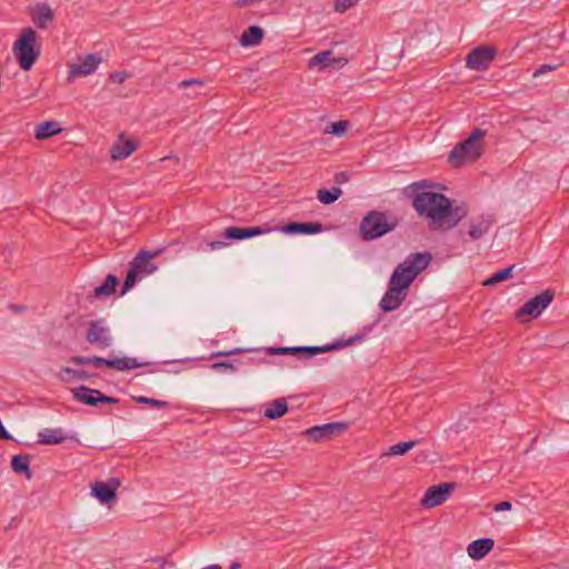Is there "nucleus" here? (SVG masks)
Wrapping results in <instances>:
<instances>
[{
  "instance_id": "nucleus-43",
  "label": "nucleus",
  "mask_w": 569,
  "mask_h": 569,
  "mask_svg": "<svg viewBox=\"0 0 569 569\" xmlns=\"http://www.w3.org/2000/svg\"><path fill=\"white\" fill-rule=\"evenodd\" d=\"M512 507L511 502L510 501H501L499 503H497L495 507H493V510L495 511H507V510H510Z\"/></svg>"
},
{
  "instance_id": "nucleus-24",
  "label": "nucleus",
  "mask_w": 569,
  "mask_h": 569,
  "mask_svg": "<svg viewBox=\"0 0 569 569\" xmlns=\"http://www.w3.org/2000/svg\"><path fill=\"white\" fill-rule=\"evenodd\" d=\"M137 148L133 140H119L114 142L110 149L111 158L113 160H122L128 158Z\"/></svg>"
},
{
  "instance_id": "nucleus-14",
  "label": "nucleus",
  "mask_w": 569,
  "mask_h": 569,
  "mask_svg": "<svg viewBox=\"0 0 569 569\" xmlns=\"http://www.w3.org/2000/svg\"><path fill=\"white\" fill-rule=\"evenodd\" d=\"M348 425L345 422H330L315 426L306 430V435L316 442L330 439L347 430Z\"/></svg>"
},
{
  "instance_id": "nucleus-9",
  "label": "nucleus",
  "mask_w": 569,
  "mask_h": 569,
  "mask_svg": "<svg viewBox=\"0 0 569 569\" xmlns=\"http://www.w3.org/2000/svg\"><path fill=\"white\" fill-rule=\"evenodd\" d=\"M86 340L98 349H108L113 345V337L104 319L92 320L88 323Z\"/></svg>"
},
{
  "instance_id": "nucleus-34",
  "label": "nucleus",
  "mask_w": 569,
  "mask_h": 569,
  "mask_svg": "<svg viewBox=\"0 0 569 569\" xmlns=\"http://www.w3.org/2000/svg\"><path fill=\"white\" fill-rule=\"evenodd\" d=\"M331 56L332 52L329 50L319 52L309 60L308 66L309 68L327 67L331 63V61H333V59H331Z\"/></svg>"
},
{
  "instance_id": "nucleus-17",
  "label": "nucleus",
  "mask_w": 569,
  "mask_h": 569,
  "mask_svg": "<svg viewBox=\"0 0 569 569\" xmlns=\"http://www.w3.org/2000/svg\"><path fill=\"white\" fill-rule=\"evenodd\" d=\"M495 219L491 214H481L473 218L469 224V236L472 240H478L487 234L492 227Z\"/></svg>"
},
{
  "instance_id": "nucleus-33",
  "label": "nucleus",
  "mask_w": 569,
  "mask_h": 569,
  "mask_svg": "<svg viewBox=\"0 0 569 569\" xmlns=\"http://www.w3.org/2000/svg\"><path fill=\"white\" fill-rule=\"evenodd\" d=\"M515 266H510L508 268L501 269L492 274L489 279H487L483 284L485 286H495L501 281H505L512 277Z\"/></svg>"
},
{
  "instance_id": "nucleus-42",
  "label": "nucleus",
  "mask_w": 569,
  "mask_h": 569,
  "mask_svg": "<svg viewBox=\"0 0 569 569\" xmlns=\"http://www.w3.org/2000/svg\"><path fill=\"white\" fill-rule=\"evenodd\" d=\"M409 188L412 189L413 191H418L423 188H432V183L428 180H420L411 183Z\"/></svg>"
},
{
  "instance_id": "nucleus-41",
  "label": "nucleus",
  "mask_w": 569,
  "mask_h": 569,
  "mask_svg": "<svg viewBox=\"0 0 569 569\" xmlns=\"http://www.w3.org/2000/svg\"><path fill=\"white\" fill-rule=\"evenodd\" d=\"M128 74L121 71L111 72L109 78L112 82L122 83L127 79Z\"/></svg>"
},
{
  "instance_id": "nucleus-3",
  "label": "nucleus",
  "mask_w": 569,
  "mask_h": 569,
  "mask_svg": "<svg viewBox=\"0 0 569 569\" xmlns=\"http://www.w3.org/2000/svg\"><path fill=\"white\" fill-rule=\"evenodd\" d=\"M486 133V130L475 128L467 139L455 146L449 153V161L458 167L465 161L479 159L485 150L483 138Z\"/></svg>"
},
{
  "instance_id": "nucleus-1",
  "label": "nucleus",
  "mask_w": 569,
  "mask_h": 569,
  "mask_svg": "<svg viewBox=\"0 0 569 569\" xmlns=\"http://www.w3.org/2000/svg\"><path fill=\"white\" fill-rule=\"evenodd\" d=\"M412 207L419 217L428 220L430 229L440 230L446 223V213L449 209V198L442 193L423 191L417 193Z\"/></svg>"
},
{
  "instance_id": "nucleus-15",
  "label": "nucleus",
  "mask_w": 569,
  "mask_h": 569,
  "mask_svg": "<svg viewBox=\"0 0 569 569\" xmlns=\"http://www.w3.org/2000/svg\"><path fill=\"white\" fill-rule=\"evenodd\" d=\"M120 481L116 478H111L108 482L98 481L91 487V493L101 503H109L116 499V492Z\"/></svg>"
},
{
  "instance_id": "nucleus-35",
  "label": "nucleus",
  "mask_w": 569,
  "mask_h": 569,
  "mask_svg": "<svg viewBox=\"0 0 569 569\" xmlns=\"http://www.w3.org/2000/svg\"><path fill=\"white\" fill-rule=\"evenodd\" d=\"M63 373H67L69 376H71L72 378L74 379H78V380H87L89 378H91L93 375H90L89 372H87L86 370H82V369H72V368H69V367H64L61 369V372L59 373V377L61 378V380H64L67 381L68 379H66L63 377Z\"/></svg>"
},
{
  "instance_id": "nucleus-8",
  "label": "nucleus",
  "mask_w": 569,
  "mask_h": 569,
  "mask_svg": "<svg viewBox=\"0 0 569 569\" xmlns=\"http://www.w3.org/2000/svg\"><path fill=\"white\" fill-rule=\"evenodd\" d=\"M74 365H92L96 368H101L106 366L108 368L114 369L117 371H126L130 369H136L142 367L144 363L139 362L136 358L131 357H122L114 359H104L98 356L84 357V356H74L69 360Z\"/></svg>"
},
{
  "instance_id": "nucleus-12",
  "label": "nucleus",
  "mask_w": 569,
  "mask_h": 569,
  "mask_svg": "<svg viewBox=\"0 0 569 569\" xmlns=\"http://www.w3.org/2000/svg\"><path fill=\"white\" fill-rule=\"evenodd\" d=\"M456 482H442L437 486H431L425 493L421 505L425 508H435L446 502L452 491L456 489Z\"/></svg>"
},
{
  "instance_id": "nucleus-46",
  "label": "nucleus",
  "mask_w": 569,
  "mask_h": 569,
  "mask_svg": "<svg viewBox=\"0 0 569 569\" xmlns=\"http://www.w3.org/2000/svg\"><path fill=\"white\" fill-rule=\"evenodd\" d=\"M242 352V349H233V350H230V351H219V352H214L212 353V358L213 357H226V356H231V355H237V353H240Z\"/></svg>"
},
{
  "instance_id": "nucleus-37",
  "label": "nucleus",
  "mask_w": 569,
  "mask_h": 569,
  "mask_svg": "<svg viewBox=\"0 0 569 569\" xmlns=\"http://www.w3.org/2000/svg\"><path fill=\"white\" fill-rule=\"evenodd\" d=\"M133 400L138 403L149 405L151 407L159 408V409L168 408L170 406L169 402H167V401L157 400V399L148 398V397H143V396L133 397Z\"/></svg>"
},
{
  "instance_id": "nucleus-11",
  "label": "nucleus",
  "mask_w": 569,
  "mask_h": 569,
  "mask_svg": "<svg viewBox=\"0 0 569 569\" xmlns=\"http://www.w3.org/2000/svg\"><path fill=\"white\" fill-rule=\"evenodd\" d=\"M73 399L80 403L98 407L101 403H118L119 399L106 396L97 389H91L86 386H80L72 389Z\"/></svg>"
},
{
  "instance_id": "nucleus-30",
  "label": "nucleus",
  "mask_w": 569,
  "mask_h": 569,
  "mask_svg": "<svg viewBox=\"0 0 569 569\" xmlns=\"http://www.w3.org/2000/svg\"><path fill=\"white\" fill-rule=\"evenodd\" d=\"M118 286V278L114 274H108L104 283L94 288V297H109L116 291Z\"/></svg>"
},
{
  "instance_id": "nucleus-32",
  "label": "nucleus",
  "mask_w": 569,
  "mask_h": 569,
  "mask_svg": "<svg viewBox=\"0 0 569 569\" xmlns=\"http://www.w3.org/2000/svg\"><path fill=\"white\" fill-rule=\"evenodd\" d=\"M342 194V190L338 187H333L332 189H320L318 191V199L323 204L333 203Z\"/></svg>"
},
{
  "instance_id": "nucleus-23",
  "label": "nucleus",
  "mask_w": 569,
  "mask_h": 569,
  "mask_svg": "<svg viewBox=\"0 0 569 569\" xmlns=\"http://www.w3.org/2000/svg\"><path fill=\"white\" fill-rule=\"evenodd\" d=\"M323 229L321 223L318 222H291L286 224L282 228L284 233H303V234H315L321 232Z\"/></svg>"
},
{
  "instance_id": "nucleus-10",
  "label": "nucleus",
  "mask_w": 569,
  "mask_h": 569,
  "mask_svg": "<svg viewBox=\"0 0 569 569\" xmlns=\"http://www.w3.org/2000/svg\"><path fill=\"white\" fill-rule=\"evenodd\" d=\"M555 293L552 290L547 289L528 300L517 312L516 317L521 319L523 316H531L537 318L541 312L552 302Z\"/></svg>"
},
{
  "instance_id": "nucleus-47",
  "label": "nucleus",
  "mask_w": 569,
  "mask_h": 569,
  "mask_svg": "<svg viewBox=\"0 0 569 569\" xmlns=\"http://www.w3.org/2000/svg\"><path fill=\"white\" fill-rule=\"evenodd\" d=\"M349 179L347 172H338L335 177L337 183H343Z\"/></svg>"
},
{
  "instance_id": "nucleus-7",
  "label": "nucleus",
  "mask_w": 569,
  "mask_h": 569,
  "mask_svg": "<svg viewBox=\"0 0 569 569\" xmlns=\"http://www.w3.org/2000/svg\"><path fill=\"white\" fill-rule=\"evenodd\" d=\"M363 338L362 336L356 335L348 340H340L336 341L330 345H325L321 347H278V348H269L268 353L269 355H292L297 356L299 358H311L316 355L329 352L333 350L341 349L343 347H348L352 345L356 341H361Z\"/></svg>"
},
{
  "instance_id": "nucleus-44",
  "label": "nucleus",
  "mask_w": 569,
  "mask_h": 569,
  "mask_svg": "<svg viewBox=\"0 0 569 569\" xmlns=\"http://www.w3.org/2000/svg\"><path fill=\"white\" fill-rule=\"evenodd\" d=\"M193 84L203 86V81H201L199 79L183 80L179 83V88H187V87L193 86Z\"/></svg>"
},
{
  "instance_id": "nucleus-21",
  "label": "nucleus",
  "mask_w": 569,
  "mask_h": 569,
  "mask_svg": "<svg viewBox=\"0 0 569 569\" xmlns=\"http://www.w3.org/2000/svg\"><path fill=\"white\" fill-rule=\"evenodd\" d=\"M495 546V541L491 538H481L472 541L468 548V555L471 559L479 560L489 553Z\"/></svg>"
},
{
  "instance_id": "nucleus-4",
  "label": "nucleus",
  "mask_w": 569,
  "mask_h": 569,
  "mask_svg": "<svg viewBox=\"0 0 569 569\" xmlns=\"http://www.w3.org/2000/svg\"><path fill=\"white\" fill-rule=\"evenodd\" d=\"M162 251L163 249L159 248L153 251L141 250L137 253L130 262V268L123 282L121 296L129 291L138 280L157 271L158 267L152 263L151 260L160 256Z\"/></svg>"
},
{
  "instance_id": "nucleus-5",
  "label": "nucleus",
  "mask_w": 569,
  "mask_h": 569,
  "mask_svg": "<svg viewBox=\"0 0 569 569\" xmlns=\"http://www.w3.org/2000/svg\"><path fill=\"white\" fill-rule=\"evenodd\" d=\"M37 38L38 34L32 28H26L13 44L17 61L24 71L30 70L40 56V49L36 48Z\"/></svg>"
},
{
  "instance_id": "nucleus-38",
  "label": "nucleus",
  "mask_w": 569,
  "mask_h": 569,
  "mask_svg": "<svg viewBox=\"0 0 569 569\" xmlns=\"http://www.w3.org/2000/svg\"><path fill=\"white\" fill-rule=\"evenodd\" d=\"M358 0H336L335 10L337 12H345L352 6H355Z\"/></svg>"
},
{
  "instance_id": "nucleus-16",
  "label": "nucleus",
  "mask_w": 569,
  "mask_h": 569,
  "mask_svg": "<svg viewBox=\"0 0 569 569\" xmlns=\"http://www.w3.org/2000/svg\"><path fill=\"white\" fill-rule=\"evenodd\" d=\"M100 62L101 58L93 53L80 58L79 63H73L70 66L69 79L89 76L97 70Z\"/></svg>"
},
{
  "instance_id": "nucleus-39",
  "label": "nucleus",
  "mask_w": 569,
  "mask_h": 569,
  "mask_svg": "<svg viewBox=\"0 0 569 569\" xmlns=\"http://www.w3.org/2000/svg\"><path fill=\"white\" fill-rule=\"evenodd\" d=\"M211 368L217 371H222V370L230 371V372L237 371L236 366L230 362H214L211 365Z\"/></svg>"
},
{
  "instance_id": "nucleus-27",
  "label": "nucleus",
  "mask_w": 569,
  "mask_h": 569,
  "mask_svg": "<svg viewBox=\"0 0 569 569\" xmlns=\"http://www.w3.org/2000/svg\"><path fill=\"white\" fill-rule=\"evenodd\" d=\"M11 468L16 473L24 475L27 479L32 478L30 470V457L28 455H17L12 457Z\"/></svg>"
},
{
  "instance_id": "nucleus-40",
  "label": "nucleus",
  "mask_w": 569,
  "mask_h": 569,
  "mask_svg": "<svg viewBox=\"0 0 569 569\" xmlns=\"http://www.w3.org/2000/svg\"><path fill=\"white\" fill-rule=\"evenodd\" d=\"M560 64H542L540 66L535 72H533V77L537 78V77H540L542 74H545L546 72H549V71H553L556 70Z\"/></svg>"
},
{
  "instance_id": "nucleus-36",
  "label": "nucleus",
  "mask_w": 569,
  "mask_h": 569,
  "mask_svg": "<svg viewBox=\"0 0 569 569\" xmlns=\"http://www.w3.org/2000/svg\"><path fill=\"white\" fill-rule=\"evenodd\" d=\"M348 128H349V122L347 120H340V121H337V122H331L326 128V133H330V134H333L336 137H341V136H343L346 133Z\"/></svg>"
},
{
  "instance_id": "nucleus-25",
  "label": "nucleus",
  "mask_w": 569,
  "mask_h": 569,
  "mask_svg": "<svg viewBox=\"0 0 569 569\" xmlns=\"http://www.w3.org/2000/svg\"><path fill=\"white\" fill-rule=\"evenodd\" d=\"M38 443L41 445H59L66 440V435L61 429H50L46 428L41 430L39 433Z\"/></svg>"
},
{
  "instance_id": "nucleus-2",
  "label": "nucleus",
  "mask_w": 569,
  "mask_h": 569,
  "mask_svg": "<svg viewBox=\"0 0 569 569\" xmlns=\"http://www.w3.org/2000/svg\"><path fill=\"white\" fill-rule=\"evenodd\" d=\"M431 259V253L427 251L410 253L406 260L399 263L393 270L389 286L408 295L409 287L417 276L428 268Z\"/></svg>"
},
{
  "instance_id": "nucleus-19",
  "label": "nucleus",
  "mask_w": 569,
  "mask_h": 569,
  "mask_svg": "<svg viewBox=\"0 0 569 569\" xmlns=\"http://www.w3.org/2000/svg\"><path fill=\"white\" fill-rule=\"evenodd\" d=\"M32 22L40 29H46L53 21V11L47 3H37L31 9Z\"/></svg>"
},
{
  "instance_id": "nucleus-6",
  "label": "nucleus",
  "mask_w": 569,
  "mask_h": 569,
  "mask_svg": "<svg viewBox=\"0 0 569 569\" xmlns=\"http://www.w3.org/2000/svg\"><path fill=\"white\" fill-rule=\"evenodd\" d=\"M397 224L396 218H389L385 212L370 211L360 223V232L365 240H373L391 232Z\"/></svg>"
},
{
  "instance_id": "nucleus-13",
  "label": "nucleus",
  "mask_w": 569,
  "mask_h": 569,
  "mask_svg": "<svg viewBox=\"0 0 569 569\" xmlns=\"http://www.w3.org/2000/svg\"><path fill=\"white\" fill-rule=\"evenodd\" d=\"M497 54L493 47H477L466 57V64L469 69L485 71L489 68Z\"/></svg>"
},
{
  "instance_id": "nucleus-26",
  "label": "nucleus",
  "mask_w": 569,
  "mask_h": 569,
  "mask_svg": "<svg viewBox=\"0 0 569 569\" xmlns=\"http://www.w3.org/2000/svg\"><path fill=\"white\" fill-rule=\"evenodd\" d=\"M263 39V30L258 26L249 27L240 38L242 47H254L258 46Z\"/></svg>"
},
{
  "instance_id": "nucleus-28",
  "label": "nucleus",
  "mask_w": 569,
  "mask_h": 569,
  "mask_svg": "<svg viewBox=\"0 0 569 569\" xmlns=\"http://www.w3.org/2000/svg\"><path fill=\"white\" fill-rule=\"evenodd\" d=\"M61 131V128L56 121H46L39 123L36 128L34 136L37 139H47Z\"/></svg>"
},
{
  "instance_id": "nucleus-29",
  "label": "nucleus",
  "mask_w": 569,
  "mask_h": 569,
  "mask_svg": "<svg viewBox=\"0 0 569 569\" xmlns=\"http://www.w3.org/2000/svg\"><path fill=\"white\" fill-rule=\"evenodd\" d=\"M288 411V406L284 399L273 400L268 405L264 410V417L268 419H278Z\"/></svg>"
},
{
  "instance_id": "nucleus-49",
  "label": "nucleus",
  "mask_w": 569,
  "mask_h": 569,
  "mask_svg": "<svg viewBox=\"0 0 569 569\" xmlns=\"http://www.w3.org/2000/svg\"><path fill=\"white\" fill-rule=\"evenodd\" d=\"M240 565L238 562H233L230 566V569H239Z\"/></svg>"
},
{
  "instance_id": "nucleus-22",
  "label": "nucleus",
  "mask_w": 569,
  "mask_h": 569,
  "mask_svg": "<svg viewBox=\"0 0 569 569\" xmlns=\"http://www.w3.org/2000/svg\"><path fill=\"white\" fill-rule=\"evenodd\" d=\"M468 214V207L465 203L453 207L449 199V209L446 213V223L442 230L452 229Z\"/></svg>"
},
{
  "instance_id": "nucleus-45",
  "label": "nucleus",
  "mask_w": 569,
  "mask_h": 569,
  "mask_svg": "<svg viewBox=\"0 0 569 569\" xmlns=\"http://www.w3.org/2000/svg\"><path fill=\"white\" fill-rule=\"evenodd\" d=\"M228 243L224 242V241H210L207 243V247L210 249V250H219V249H222L224 247H227Z\"/></svg>"
},
{
  "instance_id": "nucleus-18",
  "label": "nucleus",
  "mask_w": 569,
  "mask_h": 569,
  "mask_svg": "<svg viewBox=\"0 0 569 569\" xmlns=\"http://www.w3.org/2000/svg\"><path fill=\"white\" fill-rule=\"evenodd\" d=\"M406 292H401L396 288L388 286V290L380 300L379 307L385 312H391L397 310L407 298Z\"/></svg>"
},
{
  "instance_id": "nucleus-31",
  "label": "nucleus",
  "mask_w": 569,
  "mask_h": 569,
  "mask_svg": "<svg viewBox=\"0 0 569 569\" xmlns=\"http://www.w3.org/2000/svg\"><path fill=\"white\" fill-rule=\"evenodd\" d=\"M417 443H418V440H412V441H407V442H398V443L391 446L388 451L383 452L380 456V459H383L385 457H389V456L405 455L409 450H411Z\"/></svg>"
},
{
  "instance_id": "nucleus-48",
  "label": "nucleus",
  "mask_w": 569,
  "mask_h": 569,
  "mask_svg": "<svg viewBox=\"0 0 569 569\" xmlns=\"http://www.w3.org/2000/svg\"><path fill=\"white\" fill-rule=\"evenodd\" d=\"M203 569H222L219 565H210Z\"/></svg>"
},
{
  "instance_id": "nucleus-20",
  "label": "nucleus",
  "mask_w": 569,
  "mask_h": 569,
  "mask_svg": "<svg viewBox=\"0 0 569 569\" xmlns=\"http://www.w3.org/2000/svg\"><path fill=\"white\" fill-rule=\"evenodd\" d=\"M268 231L269 229H263L261 227H229L224 230L223 237L229 240H243L264 234Z\"/></svg>"
}]
</instances>
